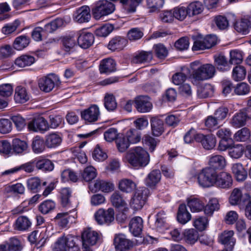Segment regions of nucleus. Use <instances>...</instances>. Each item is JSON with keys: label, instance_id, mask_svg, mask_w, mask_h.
Listing matches in <instances>:
<instances>
[{"label": "nucleus", "instance_id": "obj_8", "mask_svg": "<svg viewBox=\"0 0 251 251\" xmlns=\"http://www.w3.org/2000/svg\"><path fill=\"white\" fill-rule=\"evenodd\" d=\"M251 119V107L240 110L232 118L230 124L232 126L239 128L246 125L248 119Z\"/></svg>", "mask_w": 251, "mask_h": 251}, {"label": "nucleus", "instance_id": "obj_45", "mask_svg": "<svg viewBox=\"0 0 251 251\" xmlns=\"http://www.w3.org/2000/svg\"><path fill=\"white\" fill-rule=\"evenodd\" d=\"M116 146L120 152L126 151L129 148L130 143L126 136L123 134H120L116 140Z\"/></svg>", "mask_w": 251, "mask_h": 251}, {"label": "nucleus", "instance_id": "obj_50", "mask_svg": "<svg viewBox=\"0 0 251 251\" xmlns=\"http://www.w3.org/2000/svg\"><path fill=\"white\" fill-rule=\"evenodd\" d=\"M81 176L82 179L85 181H91L97 176L96 169L91 166H88L81 173Z\"/></svg>", "mask_w": 251, "mask_h": 251}, {"label": "nucleus", "instance_id": "obj_13", "mask_svg": "<svg viewBox=\"0 0 251 251\" xmlns=\"http://www.w3.org/2000/svg\"><path fill=\"white\" fill-rule=\"evenodd\" d=\"M28 128L34 132H45L49 129V125L46 119L41 116L34 118L28 123Z\"/></svg>", "mask_w": 251, "mask_h": 251}, {"label": "nucleus", "instance_id": "obj_62", "mask_svg": "<svg viewBox=\"0 0 251 251\" xmlns=\"http://www.w3.org/2000/svg\"><path fill=\"white\" fill-rule=\"evenodd\" d=\"M69 217L67 212L59 213L57 214L54 220L59 226L64 228L67 227L68 224Z\"/></svg>", "mask_w": 251, "mask_h": 251}, {"label": "nucleus", "instance_id": "obj_51", "mask_svg": "<svg viewBox=\"0 0 251 251\" xmlns=\"http://www.w3.org/2000/svg\"><path fill=\"white\" fill-rule=\"evenodd\" d=\"M35 61L34 57L31 55H23L17 58L15 64L20 67L30 66Z\"/></svg>", "mask_w": 251, "mask_h": 251}, {"label": "nucleus", "instance_id": "obj_37", "mask_svg": "<svg viewBox=\"0 0 251 251\" xmlns=\"http://www.w3.org/2000/svg\"><path fill=\"white\" fill-rule=\"evenodd\" d=\"M29 99V96L25 87L19 86L16 87L14 99L17 102L24 103Z\"/></svg>", "mask_w": 251, "mask_h": 251}, {"label": "nucleus", "instance_id": "obj_18", "mask_svg": "<svg viewBox=\"0 0 251 251\" xmlns=\"http://www.w3.org/2000/svg\"><path fill=\"white\" fill-rule=\"evenodd\" d=\"M196 140L201 142L203 147L208 150L214 148L216 143V138L212 135H204L202 134H198L196 137Z\"/></svg>", "mask_w": 251, "mask_h": 251}, {"label": "nucleus", "instance_id": "obj_55", "mask_svg": "<svg viewBox=\"0 0 251 251\" xmlns=\"http://www.w3.org/2000/svg\"><path fill=\"white\" fill-rule=\"evenodd\" d=\"M250 25L251 23L249 20L243 19L241 21L236 22L234 25V27L237 32L246 34Z\"/></svg>", "mask_w": 251, "mask_h": 251}, {"label": "nucleus", "instance_id": "obj_44", "mask_svg": "<svg viewBox=\"0 0 251 251\" xmlns=\"http://www.w3.org/2000/svg\"><path fill=\"white\" fill-rule=\"evenodd\" d=\"M187 205L192 212H198L204 209V202L197 198H193L189 200Z\"/></svg>", "mask_w": 251, "mask_h": 251}, {"label": "nucleus", "instance_id": "obj_27", "mask_svg": "<svg viewBox=\"0 0 251 251\" xmlns=\"http://www.w3.org/2000/svg\"><path fill=\"white\" fill-rule=\"evenodd\" d=\"M99 70L101 74H109L116 71V62L111 58L103 59L100 63Z\"/></svg>", "mask_w": 251, "mask_h": 251}, {"label": "nucleus", "instance_id": "obj_53", "mask_svg": "<svg viewBox=\"0 0 251 251\" xmlns=\"http://www.w3.org/2000/svg\"><path fill=\"white\" fill-rule=\"evenodd\" d=\"M246 75V71L244 67L239 65L233 68L232 76L234 80L241 81L245 78Z\"/></svg>", "mask_w": 251, "mask_h": 251}, {"label": "nucleus", "instance_id": "obj_59", "mask_svg": "<svg viewBox=\"0 0 251 251\" xmlns=\"http://www.w3.org/2000/svg\"><path fill=\"white\" fill-rule=\"evenodd\" d=\"M250 135L249 129L247 127H244L234 134V138L237 141L244 142L250 138Z\"/></svg>", "mask_w": 251, "mask_h": 251}, {"label": "nucleus", "instance_id": "obj_57", "mask_svg": "<svg viewBox=\"0 0 251 251\" xmlns=\"http://www.w3.org/2000/svg\"><path fill=\"white\" fill-rule=\"evenodd\" d=\"M55 204L51 200H47L42 202L39 206V210L43 214H46L54 209Z\"/></svg>", "mask_w": 251, "mask_h": 251}, {"label": "nucleus", "instance_id": "obj_3", "mask_svg": "<svg viewBox=\"0 0 251 251\" xmlns=\"http://www.w3.org/2000/svg\"><path fill=\"white\" fill-rule=\"evenodd\" d=\"M115 10V5L109 0H100L95 3L92 14L96 20L112 14Z\"/></svg>", "mask_w": 251, "mask_h": 251}, {"label": "nucleus", "instance_id": "obj_42", "mask_svg": "<svg viewBox=\"0 0 251 251\" xmlns=\"http://www.w3.org/2000/svg\"><path fill=\"white\" fill-rule=\"evenodd\" d=\"M165 2L164 0H146V6L149 13L158 12Z\"/></svg>", "mask_w": 251, "mask_h": 251}, {"label": "nucleus", "instance_id": "obj_11", "mask_svg": "<svg viewBox=\"0 0 251 251\" xmlns=\"http://www.w3.org/2000/svg\"><path fill=\"white\" fill-rule=\"evenodd\" d=\"M95 218L99 225H109L114 220V209L112 208H109L106 210L100 209L95 213Z\"/></svg>", "mask_w": 251, "mask_h": 251}, {"label": "nucleus", "instance_id": "obj_16", "mask_svg": "<svg viewBox=\"0 0 251 251\" xmlns=\"http://www.w3.org/2000/svg\"><path fill=\"white\" fill-rule=\"evenodd\" d=\"M91 18L90 9L89 6L84 5L77 9L74 13V21L79 23L89 21Z\"/></svg>", "mask_w": 251, "mask_h": 251}, {"label": "nucleus", "instance_id": "obj_64", "mask_svg": "<svg viewBox=\"0 0 251 251\" xmlns=\"http://www.w3.org/2000/svg\"><path fill=\"white\" fill-rule=\"evenodd\" d=\"M111 202L115 207H125L126 205L125 201L123 200L121 195L118 192H114L111 196Z\"/></svg>", "mask_w": 251, "mask_h": 251}, {"label": "nucleus", "instance_id": "obj_28", "mask_svg": "<svg viewBox=\"0 0 251 251\" xmlns=\"http://www.w3.org/2000/svg\"><path fill=\"white\" fill-rule=\"evenodd\" d=\"M152 59V54L151 51L142 50L135 53L132 59V62L135 64L150 62Z\"/></svg>", "mask_w": 251, "mask_h": 251}, {"label": "nucleus", "instance_id": "obj_2", "mask_svg": "<svg viewBox=\"0 0 251 251\" xmlns=\"http://www.w3.org/2000/svg\"><path fill=\"white\" fill-rule=\"evenodd\" d=\"M199 62H194L191 63V67L193 70L192 77L196 80H204L212 78L215 75V68L210 64H205L200 66Z\"/></svg>", "mask_w": 251, "mask_h": 251}, {"label": "nucleus", "instance_id": "obj_7", "mask_svg": "<svg viewBox=\"0 0 251 251\" xmlns=\"http://www.w3.org/2000/svg\"><path fill=\"white\" fill-rule=\"evenodd\" d=\"M149 190L145 187L137 189L132 198L130 206L135 210L141 209L145 203Z\"/></svg>", "mask_w": 251, "mask_h": 251}, {"label": "nucleus", "instance_id": "obj_33", "mask_svg": "<svg viewBox=\"0 0 251 251\" xmlns=\"http://www.w3.org/2000/svg\"><path fill=\"white\" fill-rule=\"evenodd\" d=\"M15 229L19 231H25L29 229L31 226V222L26 216L19 217L15 223Z\"/></svg>", "mask_w": 251, "mask_h": 251}, {"label": "nucleus", "instance_id": "obj_60", "mask_svg": "<svg viewBox=\"0 0 251 251\" xmlns=\"http://www.w3.org/2000/svg\"><path fill=\"white\" fill-rule=\"evenodd\" d=\"M187 8L190 12L189 16L191 17L200 14L202 11L203 5L199 1H195L189 4Z\"/></svg>", "mask_w": 251, "mask_h": 251}, {"label": "nucleus", "instance_id": "obj_46", "mask_svg": "<svg viewBox=\"0 0 251 251\" xmlns=\"http://www.w3.org/2000/svg\"><path fill=\"white\" fill-rule=\"evenodd\" d=\"M174 17L180 21L184 20L187 16H189L190 12L188 11L187 7L177 6L175 7L173 10Z\"/></svg>", "mask_w": 251, "mask_h": 251}, {"label": "nucleus", "instance_id": "obj_23", "mask_svg": "<svg viewBox=\"0 0 251 251\" xmlns=\"http://www.w3.org/2000/svg\"><path fill=\"white\" fill-rule=\"evenodd\" d=\"M77 43L79 46L83 49H87L90 47L94 42V36L90 32H82L78 37L77 36Z\"/></svg>", "mask_w": 251, "mask_h": 251}, {"label": "nucleus", "instance_id": "obj_63", "mask_svg": "<svg viewBox=\"0 0 251 251\" xmlns=\"http://www.w3.org/2000/svg\"><path fill=\"white\" fill-rule=\"evenodd\" d=\"M244 151V150L242 145L237 144L229 149L228 154L231 157L237 159L243 155Z\"/></svg>", "mask_w": 251, "mask_h": 251}, {"label": "nucleus", "instance_id": "obj_17", "mask_svg": "<svg viewBox=\"0 0 251 251\" xmlns=\"http://www.w3.org/2000/svg\"><path fill=\"white\" fill-rule=\"evenodd\" d=\"M135 103L136 109L140 113L148 112L152 107V103L147 96L137 97L135 100Z\"/></svg>", "mask_w": 251, "mask_h": 251}, {"label": "nucleus", "instance_id": "obj_34", "mask_svg": "<svg viewBox=\"0 0 251 251\" xmlns=\"http://www.w3.org/2000/svg\"><path fill=\"white\" fill-rule=\"evenodd\" d=\"M232 171L237 181H242L247 178V172L241 163L234 164Z\"/></svg>", "mask_w": 251, "mask_h": 251}, {"label": "nucleus", "instance_id": "obj_39", "mask_svg": "<svg viewBox=\"0 0 251 251\" xmlns=\"http://www.w3.org/2000/svg\"><path fill=\"white\" fill-rule=\"evenodd\" d=\"M94 187L96 191L100 190L105 193L111 192L114 189V186L112 183L100 179L96 180Z\"/></svg>", "mask_w": 251, "mask_h": 251}, {"label": "nucleus", "instance_id": "obj_15", "mask_svg": "<svg viewBox=\"0 0 251 251\" xmlns=\"http://www.w3.org/2000/svg\"><path fill=\"white\" fill-rule=\"evenodd\" d=\"M234 234L233 230L225 231L219 236V241L225 246L226 251L233 249L236 243V239L233 237Z\"/></svg>", "mask_w": 251, "mask_h": 251}, {"label": "nucleus", "instance_id": "obj_25", "mask_svg": "<svg viewBox=\"0 0 251 251\" xmlns=\"http://www.w3.org/2000/svg\"><path fill=\"white\" fill-rule=\"evenodd\" d=\"M63 50L66 52L73 50L77 45V36L75 35H68L61 38Z\"/></svg>", "mask_w": 251, "mask_h": 251}, {"label": "nucleus", "instance_id": "obj_47", "mask_svg": "<svg viewBox=\"0 0 251 251\" xmlns=\"http://www.w3.org/2000/svg\"><path fill=\"white\" fill-rule=\"evenodd\" d=\"M30 39L25 35H21L17 37L14 43L13 47L15 49L20 50L26 48L29 44Z\"/></svg>", "mask_w": 251, "mask_h": 251}, {"label": "nucleus", "instance_id": "obj_1", "mask_svg": "<svg viewBox=\"0 0 251 251\" xmlns=\"http://www.w3.org/2000/svg\"><path fill=\"white\" fill-rule=\"evenodd\" d=\"M128 162L135 167L147 166L150 161L148 152L140 147H135L127 156Z\"/></svg>", "mask_w": 251, "mask_h": 251}, {"label": "nucleus", "instance_id": "obj_20", "mask_svg": "<svg viewBox=\"0 0 251 251\" xmlns=\"http://www.w3.org/2000/svg\"><path fill=\"white\" fill-rule=\"evenodd\" d=\"M130 232L135 236H139L143 228V221L140 217H135L132 218L129 224Z\"/></svg>", "mask_w": 251, "mask_h": 251}, {"label": "nucleus", "instance_id": "obj_31", "mask_svg": "<svg viewBox=\"0 0 251 251\" xmlns=\"http://www.w3.org/2000/svg\"><path fill=\"white\" fill-rule=\"evenodd\" d=\"M62 138L56 133L49 134L46 136L45 145L48 148H54L59 146L62 142Z\"/></svg>", "mask_w": 251, "mask_h": 251}, {"label": "nucleus", "instance_id": "obj_52", "mask_svg": "<svg viewBox=\"0 0 251 251\" xmlns=\"http://www.w3.org/2000/svg\"><path fill=\"white\" fill-rule=\"evenodd\" d=\"M125 135L130 144L137 143L139 142L141 139V133L134 128L128 130Z\"/></svg>", "mask_w": 251, "mask_h": 251}, {"label": "nucleus", "instance_id": "obj_24", "mask_svg": "<svg viewBox=\"0 0 251 251\" xmlns=\"http://www.w3.org/2000/svg\"><path fill=\"white\" fill-rule=\"evenodd\" d=\"M226 164L225 158L220 155H215L211 156L208 162V167L216 171L224 169Z\"/></svg>", "mask_w": 251, "mask_h": 251}, {"label": "nucleus", "instance_id": "obj_6", "mask_svg": "<svg viewBox=\"0 0 251 251\" xmlns=\"http://www.w3.org/2000/svg\"><path fill=\"white\" fill-rule=\"evenodd\" d=\"M60 83L57 75L54 74H49L39 79L38 86L41 91L49 93L53 90L55 85H57Z\"/></svg>", "mask_w": 251, "mask_h": 251}, {"label": "nucleus", "instance_id": "obj_19", "mask_svg": "<svg viewBox=\"0 0 251 251\" xmlns=\"http://www.w3.org/2000/svg\"><path fill=\"white\" fill-rule=\"evenodd\" d=\"M35 162V160H31L19 166H16L13 168L7 170L3 172L2 173V175H10L11 174L16 173L21 170H23L28 173H32L34 171Z\"/></svg>", "mask_w": 251, "mask_h": 251}, {"label": "nucleus", "instance_id": "obj_4", "mask_svg": "<svg viewBox=\"0 0 251 251\" xmlns=\"http://www.w3.org/2000/svg\"><path fill=\"white\" fill-rule=\"evenodd\" d=\"M217 171L209 167L203 169L199 174L198 180L203 187H209L215 184L218 177Z\"/></svg>", "mask_w": 251, "mask_h": 251}, {"label": "nucleus", "instance_id": "obj_41", "mask_svg": "<svg viewBox=\"0 0 251 251\" xmlns=\"http://www.w3.org/2000/svg\"><path fill=\"white\" fill-rule=\"evenodd\" d=\"M28 149V144L23 140L18 138L14 139L12 141V150L16 153H22L26 151Z\"/></svg>", "mask_w": 251, "mask_h": 251}, {"label": "nucleus", "instance_id": "obj_58", "mask_svg": "<svg viewBox=\"0 0 251 251\" xmlns=\"http://www.w3.org/2000/svg\"><path fill=\"white\" fill-rule=\"evenodd\" d=\"M61 178L64 182L70 180L72 182H76L78 180L76 173L70 169L65 170L62 172Z\"/></svg>", "mask_w": 251, "mask_h": 251}, {"label": "nucleus", "instance_id": "obj_36", "mask_svg": "<svg viewBox=\"0 0 251 251\" xmlns=\"http://www.w3.org/2000/svg\"><path fill=\"white\" fill-rule=\"evenodd\" d=\"M35 166L36 168L43 172H50L54 169V164L52 162L48 159L43 158L36 161Z\"/></svg>", "mask_w": 251, "mask_h": 251}, {"label": "nucleus", "instance_id": "obj_26", "mask_svg": "<svg viewBox=\"0 0 251 251\" xmlns=\"http://www.w3.org/2000/svg\"><path fill=\"white\" fill-rule=\"evenodd\" d=\"M111 1H119L124 9L127 13H134L137 6L143 1V0H109Z\"/></svg>", "mask_w": 251, "mask_h": 251}, {"label": "nucleus", "instance_id": "obj_48", "mask_svg": "<svg viewBox=\"0 0 251 251\" xmlns=\"http://www.w3.org/2000/svg\"><path fill=\"white\" fill-rule=\"evenodd\" d=\"M214 87L210 84H206L200 87L198 89V96L200 98H206L211 97L214 93Z\"/></svg>", "mask_w": 251, "mask_h": 251}, {"label": "nucleus", "instance_id": "obj_54", "mask_svg": "<svg viewBox=\"0 0 251 251\" xmlns=\"http://www.w3.org/2000/svg\"><path fill=\"white\" fill-rule=\"evenodd\" d=\"M104 106L109 111L114 110L117 107V102L113 94H106L104 97Z\"/></svg>", "mask_w": 251, "mask_h": 251}, {"label": "nucleus", "instance_id": "obj_5", "mask_svg": "<svg viewBox=\"0 0 251 251\" xmlns=\"http://www.w3.org/2000/svg\"><path fill=\"white\" fill-rule=\"evenodd\" d=\"M64 24L62 19L57 18L50 23L46 24L44 28L41 27H35L32 32V37L36 41L42 40V33L45 31L48 33H51L58 28L61 27Z\"/></svg>", "mask_w": 251, "mask_h": 251}, {"label": "nucleus", "instance_id": "obj_9", "mask_svg": "<svg viewBox=\"0 0 251 251\" xmlns=\"http://www.w3.org/2000/svg\"><path fill=\"white\" fill-rule=\"evenodd\" d=\"M75 248L74 251H76L77 247L73 237L71 236H62L59 237L54 243L53 250L55 251H68Z\"/></svg>", "mask_w": 251, "mask_h": 251}, {"label": "nucleus", "instance_id": "obj_30", "mask_svg": "<svg viewBox=\"0 0 251 251\" xmlns=\"http://www.w3.org/2000/svg\"><path fill=\"white\" fill-rule=\"evenodd\" d=\"M245 195H242V192L238 188L233 190L230 196L229 201L231 205H241L246 202Z\"/></svg>", "mask_w": 251, "mask_h": 251}, {"label": "nucleus", "instance_id": "obj_38", "mask_svg": "<svg viewBox=\"0 0 251 251\" xmlns=\"http://www.w3.org/2000/svg\"><path fill=\"white\" fill-rule=\"evenodd\" d=\"M177 220L182 224H185L190 220L191 216L187 211L185 204H180L177 213Z\"/></svg>", "mask_w": 251, "mask_h": 251}, {"label": "nucleus", "instance_id": "obj_35", "mask_svg": "<svg viewBox=\"0 0 251 251\" xmlns=\"http://www.w3.org/2000/svg\"><path fill=\"white\" fill-rule=\"evenodd\" d=\"M161 174L159 170H152L146 179V184L148 186L152 187L155 186L160 180Z\"/></svg>", "mask_w": 251, "mask_h": 251}, {"label": "nucleus", "instance_id": "obj_14", "mask_svg": "<svg viewBox=\"0 0 251 251\" xmlns=\"http://www.w3.org/2000/svg\"><path fill=\"white\" fill-rule=\"evenodd\" d=\"M114 245L116 250L123 251L130 250L133 247L134 243L126 239L125 234L121 233L115 235Z\"/></svg>", "mask_w": 251, "mask_h": 251}, {"label": "nucleus", "instance_id": "obj_32", "mask_svg": "<svg viewBox=\"0 0 251 251\" xmlns=\"http://www.w3.org/2000/svg\"><path fill=\"white\" fill-rule=\"evenodd\" d=\"M214 61L217 69L220 71L224 72L230 70V67L224 55L222 54L215 55Z\"/></svg>", "mask_w": 251, "mask_h": 251}, {"label": "nucleus", "instance_id": "obj_40", "mask_svg": "<svg viewBox=\"0 0 251 251\" xmlns=\"http://www.w3.org/2000/svg\"><path fill=\"white\" fill-rule=\"evenodd\" d=\"M45 142L39 136L35 137L32 142L31 147L33 151L35 153L42 152L45 150Z\"/></svg>", "mask_w": 251, "mask_h": 251}, {"label": "nucleus", "instance_id": "obj_22", "mask_svg": "<svg viewBox=\"0 0 251 251\" xmlns=\"http://www.w3.org/2000/svg\"><path fill=\"white\" fill-rule=\"evenodd\" d=\"M150 122L152 134L155 136H160L164 131L163 121L158 117H153Z\"/></svg>", "mask_w": 251, "mask_h": 251}, {"label": "nucleus", "instance_id": "obj_43", "mask_svg": "<svg viewBox=\"0 0 251 251\" xmlns=\"http://www.w3.org/2000/svg\"><path fill=\"white\" fill-rule=\"evenodd\" d=\"M136 187V184L129 179H123L119 182V188L123 192L130 193Z\"/></svg>", "mask_w": 251, "mask_h": 251}, {"label": "nucleus", "instance_id": "obj_21", "mask_svg": "<svg viewBox=\"0 0 251 251\" xmlns=\"http://www.w3.org/2000/svg\"><path fill=\"white\" fill-rule=\"evenodd\" d=\"M232 179L231 175L225 172L218 175L215 185L221 188H228L231 186Z\"/></svg>", "mask_w": 251, "mask_h": 251}, {"label": "nucleus", "instance_id": "obj_29", "mask_svg": "<svg viewBox=\"0 0 251 251\" xmlns=\"http://www.w3.org/2000/svg\"><path fill=\"white\" fill-rule=\"evenodd\" d=\"M127 40L122 37L117 36L112 38L109 42L108 48L109 50L115 51L121 50L126 46Z\"/></svg>", "mask_w": 251, "mask_h": 251}, {"label": "nucleus", "instance_id": "obj_10", "mask_svg": "<svg viewBox=\"0 0 251 251\" xmlns=\"http://www.w3.org/2000/svg\"><path fill=\"white\" fill-rule=\"evenodd\" d=\"M100 239V235L91 228L86 229L82 233V245L85 249L95 245Z\"/></svg>", "mask_w": 251, "mask_h": 251}, {"label": "nucleus", "instance_id": "obj_12", "mask_svg": "<svg viewBox=\"0 0 251 251\" xmlns=\"http://www.w3.org/2000/svg\"><path fill=\"white\" fill-rule=\"evenodd\" d=\"M100 113L99 107L93 104L81 112V116L86 123H92L98 121Z\"/></svg>", "mask_w": 251, "mask_h": 251}, {"label": "nucleus", "instance_id": "obj_61", "mask_svg": "<svg viewBox=\"0 0 251 251\" xmlns=\"http://www.w3.org/2000/svg\"><path fill=\"white\" fill-rule=\"evenodd\" d=\"M184 236L186 242L191 244H194L198 239V233L194 229H186Z\"/></svg>", "mask_w": 251, "mask_h": 251}, {"label": "nucleus", "instance_id": "obj_56", "mask_svg": "<svg viewBox=\"0 0 251 251\" xmlns=\"http://www.w3.org/2000/svg\"><path fill=\"white\" fill-rule=\"evenodd\" d=\"M243 61V52L238 50L230 51L229 63L231 64H239Z\"/></svg>", "mask_w": 251, "mask_h": 251}, {"label": "nucleus", "instance_id": "obj_49", "mask_svg": "<svg viewBox=\"0 0 251 251\" xmlns=\"http://www.w3.org/2000/svg\"><path fill=\"white\" fill-rule=\"evenodd\" d=\"M219 208L220 204L218 200L216 198H213L204 206V211L206 215L211 216L215 211L218 210Z\"/></svg>", "mask_w": 251, "mask_h": 251}]
</instances>
